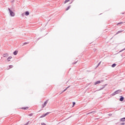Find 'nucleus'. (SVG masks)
Segmentation results:
<instances>
[{
  "instance_id": "13",
  "label": "nucleus",
  "mask_w": 125,
  "mask_h": 125,
  "mask_svg": "<svg viewBox=\"0 0 125 125\" xmlns=\"http://www.w3.org/2000/svg\"><path fill=\"white\" fill-rule=\"evenodd\" d=\"M116 66H117V64L116 63H113L111 67L112 68H115V67H116Z\"/></svg>"
},
{
  "instance_id": "3",
  "label": "nucleus",
  "mask_w": 125,
  "mask_h": 125,
  "mask_svg": "<svg viewBox=\"0 0 125 125\" xmlns=\"http://www.w3.org/2000/svg\"><path fill=\"white\" fill-rule=\"evenodd\" d=\"M50 114V112H47L44 114H43L42 116L40 117V118H44V117H46V116H47V115H49Z\"/></svg>"
},
{
  "instance_id": "18",
  "label": "nucleus",
  "mask_w": 125,
  "mask_h": 125,
  "mask_svg": "<svg viewBox=\"0 0 125 125\" xmlns=\"http://www.w3.org/2000/svg\"><path fill=\"white\" fill-rule=\"evenodd\" d=\"M70 6H69L66 9V10L67 11V10H69L70 9Z\"/></svg>"
},
{
  "instance_id": "5",
  "label": "nucleus",
  "mask_w": 125,
  "mask_h": 125,
  "mask_svg": "<svg viewBox=\"0 0 125 125\" xmlns=\"http://www.w3.org/2000/svg\"><path fill=\"white\" fill-rule=\"evenodd\" d=\"M46 104H47V101H46L43 104L42 107L43 108L45 107V106H46Z\"/></svg>"
},
{
  "instance_id": "33",
  "label": "nucleus",
  "mask_w": 125,
  "mask_h": 125,
  "mask_svg": "<svg viewBox=\"0 0 125 125\" xmlns=\"http://www.w3.org/2000/svg\"><path fill=\"white\" fill-rule=\"evenodd\" d=\"M92 114H93V115H94V114H95V113H92Z\"/></svg>"
},
{
  "instance_id": "19",
  "label": "nucleus",
  "mask_w": 125,
  "mask_h": 125,
  "mask_svg": "<svg viewBox=\"0 0 125 125\" xmlns=\"http://www.w3.org/2000/svg\"><path fill=\"white\" fill-rule=\"evenodd\" d=\"M92 113H96V111H92L91 112H89V114H92Z\"/></svg>"
},
{
  "instance_id": "30",
  "label": "nucleus",
  "mask_w": 125,
  "mask_h": 125,
  "mask_svg": "<svg viewBox=\"0 0 125 125\" xmlns=\"http://www.w3.org/2000/svg\"><path fill=\"white\" fill-rule=\"evenodd\" d=\"M11 2H14V0H11Z\"/></svg>"
},
{
  "instance_id": "1",
  "label": "nucleus",
  "mask_w": 125,
  "mask_h": 125,
  "mask_svg": "<svg viewBox=\"0 0 125 125\" xmlns=\"http://www.w3.org/2000/svg\"><path fill=\"white\" fill-rule=\"evenodd\" d=\"M9 12L10 13V15L11 17H14L15 16V13L10 9V8H8Z\"/></svg>"
},
{
  "instance_id": "8",
  "label": "nucleus",
  "mask_w": 125,
  "mask_h": 125,
  "mask_svg": "<svg viewBox=\"0 0 125 125\" xmlns=\"http://www.w3.org/2000/svg\"><path fill=\"white\" fill-rule=\"evenodd\" d=\"M30 15V12H29V11L25 12V15L26 16H28V15Z\"/></svg>"
},
{
  "instance_id": "16",
  "label": "nucleus",
  "mask_w": 125,
  "mask_h": 125,
  "mask_svg": "<svg viewBox=\"0 0 125 125\" xmlns=\"http://www.w3.org/2000/svg\"><path fill=\"white\" fill-rule=\"evenodd\" d=\"M70 1V0H65L64 1V3H67V2H69Z\"/></svg>"
},
{
  "instance_id": "9",
  "label": "nucleus",
  "mask_w": 125,
  "mask_h": 125,
  "mask_svg": "<svg viewBox=\"0 0 125 125\" xmlns=\"http://www.w3.org/2000/svg\"><path fill=\"white\" fill-rule=\"evenodd\" d=\"M123 32H124V30H120L119 31L117 32V33L116 34V35H118V34H120V33H123Z\"/></svg>"
},
{
  "instance_id": "7",
  "label": "nucleus",
  "mask_w": 125,
  "mask_h": 125,
  "mask_svg": "<svg viewBox=\"0 0 125 125\" xmlns=\"http://www.w3.org/2000/svg\"><path fill=\"white\" fill-rule=\"evenodd\" d=\"M124 99H125V98H124V97L123 96H120V101H124Z\"/></svg>"
},
{
  "instance_id": "22",
  "label": "nucleus",
  "mask_w": 125,
  "mask_h": 125,
  "mask_svg": "<svg viewBox=\"0 0 125 125\" xmlns=\"http://www.w3.org/2000/svg\"><path fill=\"white\" fill-rule=\"evenodd\" d=\"M9 68L10 69H11V68H13V65H10Z\"/></svg>"
},
{
  "instance_id": "34",
  "label": "nucleus",
  "mask_w": 125,
  "mask_h": 125,
  "mask_svg": "<svg viewBox=\"0 0 125 125\" xmlns=\"http://www.w3.org/2000/svg\"><path fill=\"white\" fill-rule=\"evenodd\" d=\"M112 114H109V116H111Z\"/></svg>"
},
{
  "instance_id": "28",
  "label": "nucleus",
  "mask_w": 125,
  "mask_h": 125,
  "mask_svg": "<svg viewBox=\"0 0 125 125\" xmlns=\"http://www.w3.org/2000/svg\"><path fill=\"white\" fill-rule=\"evenodd\" d=\"M104 87H105V86H104L103 88H101V89H100V90H101L103 89V88H104Z\"/></svg>"
},
{
  "instance_id": "6",
  "label": "nucleus",
  "mask_w": 125,
  "mask_h": 125,
  "mask_svg": "<svg viewBox=\"0 0 125 125\" xmlns=\"http://www.w3.org/2000/svg\"><path fill=\"white\" fill-rule=\"evenodd\" d=\"M101 83V81H97L96 83H94L95 85H96V84H98V83Z\"/></svg>"
},
{
  "instance_id": "32",
  "label": "nucleus",
  "mask_w": 125,
  "mask_h": 125,
  "mask_svg": "<svg viewBox=\"0 0 125 125\" xmlns=\"http://www.w3.org/2000/svg\"><path fill=\"white\" fill-rule=\"evenodd\" d=\"M86 115H89V113H87Z\"/></svg>"
},
{
  "instance_id": "14",
  "label": "nucleus",
  "mask_w": 125,
  "mask_h": 125,
  "mask_svg": "<svg viewBox=\"0 0 125 125\" xmlns=\"http://www.w3.org/2000/svg\"><path fill=\"white\" fill-rule=\"evenodd\" d=\"M21 109H23V110H28L29 109V107H22Z\"/></svg>"
},
{
  "instance_id": "24",
  "label": "nucleus",
  "mask_w": 125,
  "mask_h": 125,
  "mask_svg": "<svg viewBox=\"0 0 125 125\" xmlns=\"http://www.w3.org/2000/svg\"><path fill=\"white\" fill-rule=\"evenodd\" d=\"M21 16H22V17H24V13L21 14Z\"/></svg>"
},
{
  "instance_id": "21",
  "label": "nucleus",
  "mask_w": 125,
  "mask_h": 125,
  "mask_svg": "<svg viewBox=\"0 0 125 125\" xmlns=\"http://www.w3.org/2000/svg\"><path fill=\"white\" fill-rule=\"evenodd\" d=\"M75 105H76V103L73 102V107H74V106H75Z\"/></svg>"
},
{
  "instance_id": "4",
  "label": "nucleus",
  "mask_w": 125,
  "mask_h": 125,
  "mask_svg": "<svg viewBox=\"0 0 125 125\" xmlns=\"http://www.w3.org/2000/svg\"><path fill=\"white\" fill-rule=\"evenodd\" d=\"M9 56V55L8 53H6V54H4L3 55V57H4V58H7V57H8Z\"/></svg>"
},
{
  "instance_id": "31",
  "label": "nucleus",
  "mask_w": 125,
  "mask_h": 125,
  "mask_svg": "<svg viewBox=\"0 0 125 125\" xmlns=\"http://www.w3.org/2000/svg\"><path fill=\"white\" fill-rule=\"evenodd\" d=\"M76 63H77V62H74L73 64H76Z\"/></svg>"
},
{
  "instance_id": "26",
  "label": "nucleus",
  "mask_w": 125,
  "mask_h": 125,
  "mask_svg": "<svg viewBox=\"0 0 125 125\" xmlns=\"http://www.w3.org/2000/svg\"><path fill=\"white\" fill-rule=\"evenodd\" d=\"M121 125H125V123H121Z\"/></svg>"
},
{
  "instance_id": "23",
  "label": "nucleus",
  "mask_w": 125,
  "mask_h": 125,
  "mask_svg": "<svg viewBox=\"0 0 125 125\" xmlns=\"http://www.w3.org/2000/svg\"><path fill=\"white\" fill-rule=\"evenodd\" d=\"M28 116H29L30 117H32V116H33V113L29 114Z\"/></svg>"
},
{
  "instance_id": "2",
  "label": "nucleus",
  "mask_w": 125,
  "mask_h": 125,
  "mask_svg": "<svg viewBox=\"0 0 125 125\" xmlns=\"http://www.w3.org/2000/svg\"><path fill=\"white\" fill-rule=\"evenodd\" d=\"M120 92H122V90H118L117 91H115L113 93H112V96H114V95H116V94H118Z\"/></svg>"
},
{
  "instance_id": "27",
  "label": "nucleus",
  "mask_w": 125,
  "mask_h": 125,
  "mask_svg": "<svg viewBox=\"0 0 125 125\" xmlns=\"http://www.w3.org/2000/svg\"><path fill=\"white\" fill-rule=\"evenodd\" d=\"M42 125H45V123H42V124H41Z\"/></svg>"
},
{
  "instance_id": "12",
  "label": "nucleus",
  "mask_w": 125,
  "mask_h": 125,
  "mask_svg": "<svg viewBox=\"0 0 125 125\" xmlns=\"http://www.w3.org/2000/svg\"><path fill=\"white\" fill-rule=\"evenodd\" d=\"M121 122H125V117L121 118L120 119Z\"/></svg>"
},
{
  "instance_id": "17",
  "label": "nucleus",
  "mask_w": 125,
  "mask_h": 125,
  "mask_svg": "<svg viewBox=\"0 0 125 125\" xmlns=\"http://www.w3.org/2000/svg\"><path fill=\"white\" fill-rule=\"evenodd\" d=\"M28 43H29V42H25L23 43V45H26V44H28Z\"/></svg>"
},
{
  "instance_id": "35",
  "label": "nucleus",
  "mask_w": 125,
  "mask_h": 125,
  "mask_svg": "<svg viewBox=\"0 0 125 125\" xmlns=\"http://www.w3.org/2000/svg\"><path fill=\"white\" fill-rule=\"evenodd\" d=\"M105 85H107L106 84L104 85V86H105Z\"/></svg>"
},
{
  "instance_id": "20",
  "label": "nucleus",
  "mask_w": 125,
  "mask_h": 125,
  "mask_svg": "<svg viewBox=\"0 0 125 125\" xmlns=\"http://www.w3.org/2000/svg\"><path fill=\"white\" fill-rule=\"evenodd\" d=\"M100 64H101V62H100L98 64V65L97 66V67H98V66L100 65Z\"/></svg>"
},
{
  "instance_id": "29",
  "label": "nucleus",
  "mask_w": 125,
  "mask_h": 125,
  "mask_svg": "<svg viewBox=\"0 0 125 125\" xmlns=\"http://www.w3.org/2000/svg\"><path fill=\"white\" fill-rule=\"evenodd\" d=\"M66 89H65L63 91H62V93H63V92H64V91H66Z\"/></svg>"
},
{
  "instance_id": "15",
  "label": "nucleus",
  "mask_w": 125,
  "mask_h": 125,
  "mask_svg": "<svg viewBox=\"0 0 125 125\" xmlns=\"http://www.w3.org/2000/svg\"><path fill=\"white\" fill-rule=\"evenodd\" d=\"M124 22H123L122 21L119 22L117 24V26H118V25H121V24H123Z\"/></svg>"
},
{
  "instance_id": "10",
  "label": "nucleus",
  "mask_w": 125,
  "mask_h": 125,
  "mask_svg": "<svg viewBox=\"0 0 125 125\" xmlns=\"http://www.w3.org/2000/svg\"><path fill=\"white\" fill-rule=\"evenodd\" d=\"M17 53H18V51H15L13 53L14 55H17Z\"/></svg>"
},
{
  "instance_id": "25",
  "label": "nucleus",
  "mask_w": 125,
  "mask_h": 125,
  "mask_svg": "<svg viewBox=\"0 0 125 125\" xmlns=\"http://www.w3.org/2000/svg\"><path fill=\"white\" fill-rule=\"evenodd\" d=\"M69 87H70V86H68V87H67L65 88L66 90H67V89H68V88H69Z\"/></svg>"
},
{
  "instance_id": "11",
  "label": "nucleus",
  "mask_w": 125,
  "mask_h": 125,
  "mask_svg": "<svg viewBox=\"0 0 125 125\" xmlns=\"http://www.w3.org/2000/svg\"><path fill=\"white\" fill-rule=\"evenodd\" d=\"M12 59V57L10 56V57H9L7 59V61L9 62V61H10V59Z\"/></svg>"
}]
</instances>
